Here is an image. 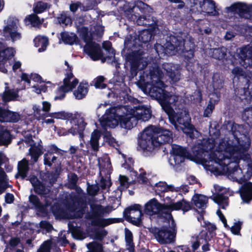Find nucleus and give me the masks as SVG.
Wrapping results in <instances>:
<instances>
[{
    "label": "nucleus",
    "instance_id": "obj_34",
    "mask_svg": "<svg viewBox=\"0 0 252 252\" xmlns=\"http://www.w3.org/2000/svg\"><path fill=\"white\" fill-rule=\"evenodd\" d=\"M112 210V207L110 206L103 207L96 205L93 207V215L94 216H102L109 214Z\"/></svg>",
    "mask_w": 252,
    "mask_h": 252
},
{
    "label": "nucleus",
    "instance_id": "obj_55",
    "mask_svg": "<svg viewBox=\"0 0 252 252\" xmlns=\"http://www.w3.org/2000/svg\"><path fill=\"white\" fill-rule=\"evenodd\" d=\"M107 232L103 229H97L94 231V238L97 240H102L107 235Z\"/></svg>",
    "mask_w": 252,
    "mask_h": 252
},
{
    "label": "nucleus",
    "instance_id": "obj_27",
    "mask_svg": "<svg viewBox=\"0 0 252 252\" xmlns=\"http://www.w3.org/2000/svg\"><path fill=\"white\" fill-rule=\"evenodd\" d=\"M222 139H217L216 140H214L213 138H210L209 139V140L206 142V147L204 148V150L206 151L207 155H205V156H207V158H206V161L205 163V166L206 169V170H208L207 169L206 167V164L211 160L210 158V155L216 152L215 150V145H216V143L218 142V141L220 140H223L225 138Z\"/></svg>",
    "mask_w": 252,
    "mask_h": 252
},
{
    "label": "nucleus",
    "instance_id": "obj_12",
    "mask_svg": "<svg viewBox=\"0 0 252 252\" xmlns=\"http://www.w3.org/2000/svg\"><path fill=\"white\" fill-rule=\"evenodd\" d=\"M125 217L133 224L139 225L141 223L142 213L141 207L135 204L126 209L124 212Z\"/></svg>",
    "mask_w": 252,
    "mask_h": 252
},
{
    "label": "nucleus",
    "instance_id": "obj_20",
    "mask_svg": "<svg viewBox=\"0 0 252 252\" xmlns=\"http://www.w3.org/2000/svg\"><path fill=\"white\" fill-rule=\"evenodd\" d=\"M30 181L33 187L34 191L36 193L42 195H46L50 192V188L46 187L43 184L38 180L36 177H31Z\"/></svg>",
    "mask_w": 252,
    "mask_h": 252
},
{
    "label": "nucleus",
    "instance_id": "obj_7",
    "mask_svg": "<svg viewBox=\"0 0 252 252\" xmlns=\"http://www.w3.org/2000/svg\"><path fill=\"white\" fill-rule=\"evenodd\" d=\"M80 32L83 38L86 42V45L84 46V51L94 60L99 59L102 57L100 47L98 44L91 40V33L88 32V29L86 27H82Z\"/></svg>",
    "mask_w": 252,
    "mask_h": 252
},
{
    "label": "nucleus",
    "instance_id": "obj_21",
    "mask_svg": "<svg viewBox=\"0 0 252 252\" xmlns=\"http://www.w3.org/2000/svg\"><path fill=\"white\" fill-rule=\"evenodd\" d=\"M20 119V115L15 112L2 109L0 107V122H16Z\"/></svg>",
    "mask_w": 252,
    "mask_h": 252
},
{
    "label": "nucleus",
    "instance_id": "obj_56",
    "mask_svg": "<svg viewBox=\"0 0 252 252\" xmlns=\"http://www.w3.org/2000/svg\"><path fill=\"white\" fill-rule=\"evenodd\" d=\"M152 34L148 31H142L139 35V38L143 42H147L151 40Z\"/></svg>",
    "mask_w": 252,
    "mask_h": 252
},
{
    "label": "nucleus",
    "instance_id": "obj_51",
    "mask_svg": "<svg viewBox=\"0 0 252 252\" xmlns=\"http://www.w3.org/2000/svg\"><path fill=\"white\" fill-rule=\"evenodd\" d=\"M87 246L90 252H101L102 251L101 245L95 242L90 243Z\"/></svg>",
    "mask_w": 252,
    "mask_h": 252
},
{
    "label": "nucleus",
    "instance_id": "obj_23",
    "mask_svg": "<svg viewBox=\"0 0 252 252\" xmlns=\"http://www.w3.org/2000/svg\"><path fill=\"white\" fill-rule=\"evenodd\" d=\"M14 51L12 48L4 49L1 43H0V70L3 73L7 72V69L1 66L5 63L6 59H9L14 56Z\"/></svg>",
    "mask_w": 252,
    "mask_h": 252
},
{
    "label": "nucleus",
    "instance_id": "obj_52",
    "mask_svg": "<svg viewBox=\"0 0 252 252\" xmlns=\"http://www.w3.org/2000/svg\"><path fill=\"white\" fill-rule=\"evenodd\" d=\"M103 48L108 52V57L110 59L115 58V52L114 50L111 47V43L109 41H105L103 43Z\"/></svg>",
    "mask_w": 252,
    "mask_h": 252
},
{
    "label": "nucleus",
    "instance_id": "obj_62",
    "mask_svg": "<svg viewBox=\"0 0 252 252\" xmlns=\"http://www.w3.org/2000/svg\"><path fill=\"white\" fill-rule=\"evenodd\" d=\"M51 246L50 241H45L40 247L37 252H49Z\"/></svg>",
    "mask_w": 252,
    "mask_h": 252
},
{
    "label": "nucleus",
    "instance_id": "obj_1",
    "mask_svg": "<svg viewBox=\"0 0 252 252\" xmlns=\"http://www.w3.org/2000/svg\"><path fill=\"white\" fill-rule=\"evenodd\" d=\"M244 132V126H238L229 138L218 141L216 152L210 155L211 160L207 169L215 175L224 174L233 181L242 183L252 176V163L242 160L238 165L244 153L250 147V140Z\"/></svg>",
    "mask_w": 252,
    "mask_h": 252
},
{
    "label": "nucleus",
    "instance_id": "obj_61",
    "mask_svg": "<svg viewBox=\"0 0 252 252\" xmlns=\"http://www.w3.org/2000/svg\"><path fill=\"white\" fill-rule=\"evenodd\" d=\"M119 181L121 188L122 189H127L129 186L128 178L125 176L120 175L119 177Z\"/></svg>",
    "mask_w": 252,
    "mask_h": 252
},
{
    "label": "nucleus",
    "instance_id": "obj_11",
    "mask_svg": "<svg viewBox=\"0 0 252 252\" xmlns=\"http://www.w3.org/2000/svg\"><path fill=\"white\" fill-rule=\"evenodd\" d=\"M175 230L173 227L163 226L156 232L155 237L161 244L170 243L173 241L175 237Z\"/></svg>",
    "mask_w": 252,
    "mask_h": 252
},
{
    "label": "nucleus",
    "instance_id": "obj_60",
    "mask_svg": "<svg viewBox=\"0 0 252 252\" xmlns=\"http://www.w3.org/2000/svg\"><path fill=\"white\" fill-rule=\"evenodd\" d=\"M73 237L78 240H83L86 238V234L78 229H75L72 232Z\"/></svg>",
    "mask_w": 252,
    "mask_h": 252
},
{
    "label": "nucleus",
    "instance_id": "obj_64",
    "mask_svg": "<svg viewBox=\"0 0 252 252\" xmlns=\"http://www.w3.org/2000/svg\"><path fill=\"white\" fill-rule=\"evenodd\" d=\"M39 225L41 228L45 229L48 232L51 231L53 229L52 225L46 221H41Z\"/></svg>",
    "mask_w": 252,
    "mask_h": 252
},
{
    "label": "nucleus",
    "instance_id": "obj_50",
    "mask_svg": "<svg viewBox=\"0 0 252 252\" xmlns=\"http://www.w3.org/2000/svg\"><path fill=\"white\" fill-rule=\"evenodd\" d=\"M225 55V49L224 48L214 49L212 51V56L216 59L221 60L224 58Z\"/></svg>",
    "mask_w": 252,
    "mask_h": 252
},
{
    "label": "nucleus",
    "instance_id": "obj_36",
    "mask_svg": "<svg viewBox=\"0 0 252 252\" xmlns=\"http://www.w3.org/2000/svg\"><path fill=\"white\" fill-rule=\"evenodd\" d=\"M35 45L37 47H39L38 51L41 52L45 50L48 44V40L47 37L45 36H38L34 39Z\"/></svg>",
    "mask_w": 252,
    "mask_h": 252
},
{
    "label": "nucleus",
    "instance_id": "obj_3",
    "mask_svg": "<svg viewBox=\"0 0 252 252\" xmlns=\"http://www.w3.org/2000/svg\"><path fill=\"white\" fill-rule=\"evenodd\" d=\"M151 117L150 109L144 106L135 107L123 106L118 109L107 110L99 121L104 129L114 128L119 124L123 128L130 129L137 124L138 120L147 121Z\"/></svg>",
    "mask_w": 252,
    "mask_h": 252
},
{
    "label": "nucleus",
    "instance_id": "obj_2",
    "mask_svg": "<svg viewBox=\"0 0 252 252\" xmlns=\"http://www.w3.org/2000/svg\"><path fill=\"white\" fill-rule=\"evenodd\" d=\"M163 76L162 71L157 64L150 67L149 75L147 76V83L153 86L150 90V95L158 101L176 129L189 133L193 126L190 124L188 112L182 106L179 107L181 96L163 89L165 86L161 80Z\"/></svg>",
    "mask_w": 252,
    "mask_h": 252
},
{
    "label": "nucleus",
    "instance_id": "obj_35",
    "mask_svg": "<svg viewBox=\"0 0 252 252\" xmlns=\"http://www.w3.org/2000/svg\"><path fill=\"white\" fill-rule=\"evenodd\" d=\"M168 190L177 191L178 190L173 186L167 185L165 182H159L156 184L155 191L157 193L159 194Z\"/></svg>",
    "mask_w": 252,
    "mask_h": 252
},
{
    "label": "nucleus",
    "instance_id": "obj_8",
    "mask_svg": "<svg viewBox=\"0 0 252 252\" xmlns=\"http://www.w3.org/2000/svg\"><path fill=\"white\" fill-rule=\"evenodd\" d=\"M78 83V80L76 78L70 71L65 74L63 79V84L60 86L58 90V93L61 94L60 96H56L55 99H62L65 96V94L71 91Z\"/></svg>",
    "mask_w": 252,
    "mask_h": 252
},
{
    "label": "nucleus",
    "instance_id": "obj_54",
    "mask_svg": "<svg viewBox=\"0 0 252 252\" xmlns=\"http://www.w3.org/2000/svg\"><path fill=\"white\" fill-rule=\"evenodd\" d=\"M58 20L60 23L64 24L66 26L71 25L72 23L70 18L65 12H63L60 15Z\"/></svg>",
    "mask_w": 252,
    "mask_h": 252
},
{
    "label": "nucleus",
    "instance_id": "obj_28",
    "mask_svg": "<svg viewBox=\"0 0 252 252\" xmlns=\"http://www.w3.org/2000/svg\"><path fill=\"white\" fill-rule=\"evenodd\" d=\"M240 195L242 199L246 202H249L252 200V182H248L242 186Z\"/></svg>",
    "mask_w": 252,
    "mask_h": 252
},
{
    "label": "nucleus",
    "instance_id": "obj_16",
    "mask_svg": "<svg viewBox=\"0 0 252 252\" xmlns=\"http://www.w3.org/2000/svg\"><path fill=\"white\" fill-rule=\"evenodd\" d=\"M162 69L169 77L172 83H176L180 79V68L179 65L165 63L163 64Z\"/></svg>",
    "mask_w": 252,
    "mask_h": 252
},
{
    "label": "nucleus",
    "instance_id": "obj_48",
    "mask_svg": "<svg viewBox=\"0 0 252 252\" xmlns=\"http://www.w3.org/2000/svg\"><path fill=\"white\" fill-rule=\"evenodd\" d=\"M186 157H184L175 154H172L169 158V162L172 165L179 164L184 161L185 158Z\"/></svg>",
    "mask_w": 252,
    "mask_h": 252
},
{
    "label": "nucleus",
    "instance_id": "obj_57",
    "mask_svg": "<svg viewBox=\"0 0 252 252\" xmlns=\"http://www.w3.org/2000/svg\"><path fill=\"white\" fill-rule=\"evenodd\" d=\"M104 31V28L102 26L96 25L94 27V30L92 29V31L90 32L88 30V32L91 33L90 36L91 37L93 34H96L99 36L102 35Z\"/></svg>",
    "mask_w": 252,
    "mask_h": 252
},
{
    "label": "nucleus",
    "instance_id": "obj_41",
    "mask_svg": "<svg viewBox=\"0 0 252 252\" xmlns=\"http://www.w3.org/2000/svg\"><path fill=\"white\" fill-rule=\"evenodd\" d=\"M125 240L126 246L129 252L134 251V245L133 243V235L132 232L127 228H125Z\"/></svg>",
    "mask_w": 252,
    "mask_h": 252
},
{
    "label": "nucleus",
    "instance_id": "obj_49",
    "mask_svg": "<svg viewBox=\"0 0 252 252\" xmlns=\"http://www.w3.org/2000/svg\"><path fill=\"white\" fill-rule=\"evenodd\" d=\"M62 38L65 43L72 44L76 41L77 37L75 34H71L70 35L66 33H63L62 34Z\"/></svg>",
    "mask_w": 252,
    "mask_h": 252
},
{
    "label": "nucleus",
    "instance_id": "obj_10",
    "mask_svg": "<svg viewBox=\"0 0 252 252\" xmlns=\"http://www.w3.org/2000/svg\"><path fill=\"white\" fill-rule=\"evenodd\" d=\"M227 10L237 13L241 17L249 19L252 16V4L236 2L227 8Z\"/></svg>",
    "mask_w": 252,
    "mask_h": 252
},
{
    "label": "nucleus",
    "instance_id": "obj_26",
    "mask_svg": "<svg viewBox=\"0 0 252 252\" xmlns=\"http://www.w3.org/2000/svg\"><path fill=\"white\" fill-rule=\"evenodd\" d=\"M86 206V203L84 202L82 197L81 194L79 193L78 196L75 198L73 206L72 209L77 213L76 217H81L84 214V208Z\"/></svg>",
    "mask_w": 252,
    "mask_h": 252
},
{
    "label": "nucleus",
    "instance_id": "obj_31",
    "mask_svg": "<svg viewBox=\"0 0 252 252\" xmlns=\"http://www.w3.org/2000/svg\"><path fill=\"white\" fill-rule=\"evenodd\" d=\"M100 217V216H94L91 222L92 225L100 227H105L113 222V220L111 219H103Z\"/></svg>",
    "mask_w": 252,
    "mask_h": 252
},
{
    "label": "nucleus",
    "instance_id": "obj_30",
    "mask_svg": "<svg viewBox=\"0 0 252 252\" xmlns=\"http://www.w3.org/2000/svg\"><path fill=\"white\" fill-rule=\"evenodd\" d=\"M219 97L220 95L217 93H214L211 94L210 101L204 111V115L205 117H209L212 113L215 104H216L219 101Z\"/></svg>",
    "mask_w": 252,
    "mask_h": 252
},
{
    "label": "nucleus",
    "instance_id": "obj_43",
    "mask_svg": "<svg viewBox=\"0 0 252 252\" xmlns=\"http://www.w3.org/2000/svg\"><path fill=\"white\" fill-rule=\"evenodd\" d=\"M100 134L97 130H94L92 133L90 140V144L92 149L94 151H97L99 148L98 140L100 138Z\"/></svg>",
    "mask_w": 252,
    "mask_h": 252
},
{
    "label": "nucleus",
    "instance_id": "obj_29",
    "mask_svg": "<svg viewBox=\"0 0 252 252\" xmlns=\"http://www.w3.org/2000/svg\"><path fill=\"white\" fill-rule=\"evenodd\" d=\"M29 170V162L25 158L19 161L18 164V173L15 175L16 178H25Z\"/></svg>",
    "mask_w": 252,
    "mask_h": 252
},
{
    "label": "nucleus",
    "instance_id": "obj_17",
    "mask_svg": "<svg viewBox=\"0 0 252 252\" xmlns=\"http://www.w3.org/2000/svg\"><path fill=\"white\" fill-rule=\"evenodd\" d=\"M209 239L207 232L206 230H202L192 244L193 250H197L199 245L202 244V249L204 252L210 251V245L207 243Z\"/></svg>",
    "mask_w": 252,
    "mask_h": 252
},
{
    "label": "nucleus",
    "instance_id": "obj_47",
    "mask_svg": "<svg viewBox=\"0 0 252 252\" xmlns=\"http://www.w3.org/2000/svg\"><path fill=\"white\" fill-rule=\"evenodd\" d=\"M50 5L46 2L39 1L34 4V11L37 13H40L47 9L49 8Z\"/></svg>",
    "mask_w": 252,
    "mask_h": 252
},
{
    "label": "nucleus",
    "instance_id": "obj_18",
    "mask_svg": "<svg viewBox=\"0 0 252 252\" xmlns=\"http://www.w3.org/2000/svg\"><path fill=\"white\" fill-rule=\"evenodd\" d=\"M240 56L242 65L245 67L252 66V45H248L243 47L240 50Z\"/></svg>",
    "mask_w": 252,
    "mask_h": 252
},
{
    "label": "nucleus",
    "instance_id": "obj_44",
    "mask_svg": "<svg viewBox=\"0 0 252 252\" xmlns=\"http://www.w3.org/2000/svg\"><path fill=\"white\" fill-rule=\"evenodd\" d=\"M213 200L222 209H225L228 204L227 197L224 196L222 194H218L215 196Z\"/></svg>",
    "mask_w": 252,
    "mask_h": 252
},
{
    "label": "nucleus",
    "instance_id": "obj_25",
    "mask_svg": "<svg viewBox=\"0 0 252 252\" xmlns=\"http://www.w3.org/2000/svg\"><path fill=\"white\" fill-rule=\"evenodd\" d=\"M6 160L5 155L2 153L0 152V165ZM9 187L6 175L3 170L0 168V194L2 193Z\"/></svg>",
    "mask_w": 252,
    "mask_h": 252
},
{
    "label": "nucleus",
    "instance_id": "obj_40",
    "mask_svg": "<svg viewBox=\"0 0 252 252\" xmlns=\"http://www.w3.org/2000/svg\"><path fill=\"white\" fill-rule=\"evenodd\" d=\"M29 200L30 203L33 206V207L41 212H44L45 207L40 202L38 197L35 195L31 194L29 196Z\"/></svg>",
    "mask_w": 252,
    "mask_h": 252
},
{
    "label": "nucleus",
    "instance_id": "obj_6",
    "mask_svg": "<svg viewBox=\"0 0 252 252\" xmlns=\"http://www.w3.org/2000/svg\"><path fill=\"white\" fill-rule=\"evenodd\" d=\"M190 204L183 200L177 202H171L169 204H161L155 198L150 200L145 205V213L150 216L158 215L166 219L171 218V212L182 209L186 212L190 210Z\"/></svg>",
    "mask_w": 252,
    "mask_h": 252
},
{
    "label": "nucleus",
    "instance_id": "obj_15",
    "mask_svg": "<svg viewBox=\"0 0 252 252\" xmlns=\"http://www.w3.org/2000/svg\"><path fill=\"white\" fill-rule=\"evenodd\" d=\"M150 8L149 6L146 3L141 1H137L132 6H130V8L126 9L125 8V12L126 14L129 13L132 14L131 19L134 20L133 16L136 18L138 16L141 15L142 13L149 12Z\"/></svg>",
    "mask_w": 252,
    "mask_h": 252
},
{
    "label": "nucleus",
    "instance_id": "obj_9",
    "mask_svg": "<svg viewBox=\"0 0 252 252\" xmlns=\"http://www.w3.org/2000/svg\"><path fill=\"white\" fill-rule=\"evenodd\" d=\"M19 24L18 20L13 17L7 20V25L4 28L3 34L6 37H10L13 41L21 38V34L17 31Z\"/></svg>",
    "mask_w": 252,
    "mask_h": 252
},
{
    "label": "nucleus",
    "instance_id": "obj_59",
    "mask_svg": "<svg viewBox=\"0 0 252 252\" xmlns=\"http://www.w3.org/2000/svg\"><path fill=\"white\" fill-rule=\"evenodd\" d=\"M105 78L103 76H99L96 78L94 86L96 88L103 89L106 87V85L104 83Z\"/></svg>",
    "mask_w": 252,
    "mask_h": 252
},
{
    "label": "nucleus",
    "instance_id": "obj_5",
    "mask_svg": "<svg viewBox=\"0 0 252 252\" xmlns=\"http://www.w3.org/2000/svg\"><path fill=\"white\" fill-rule=\"evenodd\" d=\"M194 44L190 37L187 33L181 32L176 36L171 35L164 46L157 44L155 49L159 54H174L176 52L186 58H191L193 56Z\"/></svg>",
    "mask_w": 252,
    "mask_h": 252
},
{
    "label": "nucleus",
    "instance_id": "obj_63",
    "mask_svg": "<svg viewBox=\"0 0 252 252\" xmlns=\"http://www.w3.org/2000/svg\"><path fill=\"white\" fill-rule=\"evenodd\" d=\"M42 107L41 112L42 111L43 113L50 114L49 111L51 109V104L49 102L44 101L42 103Z\"/></svg>",
    "mask_w": 252,
    "mask_h": 252
},
{
    "label": "nucleus",
    "instance_id": "obj_53",
    "mask_svg": "<svg viewBox=\"0 0 252 252\" xmlns=\"http://www.w3.org/2000/svg\"><path fill=\"white\" fill-rule=\"evenodd\" d=\"M212 85L216 90L220 89L223 86V81L218 75H215L213 76Z\"/></svg>",
    "mask_w": 252,
    "mask_h": 252
},
{
    "label": "nucleus",
    "instance_id": "obj_38",
    "mask_svg": "<svg viewBox=\"0 0 252 252\" xmlns=\"http://www.w3.org/2000/svg\"><path fill=\"white\" fill-rule=\"evenodd\" d=\"M238 94L240 96L244 95L245 99L249 97L252 98V84L247 82V84L243 88L238 90Z\"/></svg>",
    "mask_w": 252,
    "mask_h": 252
},
{
    "label": "nucleus",
    "instance_id": "obj_33",
    "mask_svg": "<svg viewBox=\"0 0 252 252\" xmlns=\"http://www.w3.org/2000/svg\"><path fill=\"white\" fill-rule=\"evenodd\" d=\"M88 85L85 83H80L77 89L74 91V95L78 99L83 98L88 93Z\"/></svg>",
    "mask_w": 252,
    "mask_h": 252
},
{
    "label": "nucleus",
    "instance_id": "obj_46",
    "mask_svg": "<svg viewBox=\"0 0 252 252\" xmlns=\"http://www.w3.org/2000/svg\"><path fill=\"white\" fill-rule=\"evenodd\" d=\"M25 21L26 22L28 21L33 27L38 26L42 23V21L37 15L33 14L27 16L25 18Z\"/></svg>",
    "mask_w": 252,
    "mask_h": 252
},
{
    "label": "nucleus",
    "instance_id": "obj_19",
    "mask_svg": "<svg viewBox=\"0 0 252 252\" xmlns=\"http://www.w3.org/2000/svg\"><path fill=\"white\" fill-rule=\"evenodd\" d=\"M34 115L38 119H44L48 117L58 119H64L66 118V114L63 112H53L50 114L41 113L39 106L34 105L32 107Z\"/></svg>",
    "mask_w": 252,
    "mask_h": 252
},
{
    "label": "nucleus",
    "instance_id": "obj_42",
    "mask_svg": "<svg viewBox=\"0 0 252 252\" xmlns=\"http://www.w3.org/2000/svg\"><path fill=\"white\" fill-rule=\"evenodd\" d=\"M18 97V91L7 90L3 93L2 97L4 101H9L15 100Z\"/></svg>",
    "mask_w": 252,
    "mask_h": 252
},
{
    "label": "nucleus",
    "instance_id": "obj_39",
    "mask_svg": "<svg viewBox=\"0 0 252 252\" xmlns=\"http://www.w3.org/2000/svg\"><path fill=\"white\" fill-rule=\"evenodd\" d=\"M203 0H190V10L197 14H202Z\"/></svg>",
    "mask_w": 252,
    "mask_h": 252
},
{
    "label": "nucleus",
    "instance_id": "obj_14",
    "mask_svg": "<svg viewBox=\"0 0 252 252\" xmlns=\"http://www.w3.org/2000/svg\"><path fill=\"white\" fill-rule=\"evenodd\" d=\"M128 60L135 69H143L147 65V59L142 56L140 51L132 52L128 57Z\"/></svg>",
    "mask_w": 252,
    "mask_h": 252
},
{
    "label": "nucleus",
    "instance_id": "obj_32",
    "mask_svg": "<svg viewBox=\"0 0 252 252\" xmlns=\"http://www.w3.org/2000/svg\"><path fill=\"white\" fill-rule=\"evenodd\" d=\"M192 201L196 207L204 208L207 206L208 199L207 197L204 195L195 194L192 197Z\"/></svg>",
    "mask_w": 252,
    "mask_h": 252
},
{
    "label": "nucleus",
    "instance_id": "obj_22",
    "mask_svg": "<svg viewBox=\"0 0 252 252\" xmlns=\"http://www.w3.org/2000/svg\"><path fill=\"white\" fill-rule=\"evenodd\" d=\"M25 142L31 146L29 153L32 158L33 159L34 162L37 161L38 158L42 154L41 146H35L31 136L26 138Z\"/></svg>",
    "mask_w": 252,
    "mask_h": 252
},
{
    "label": "nucleus",
    "instance_id": "obj_37",
    "mask_svg": "<svg viewBox=\"0 0 252 252\" xmlns=\"http://www.w3.org/2000/svg\"><path fill=\"white\" fill-rule=\"evenodd\" d=\"M10 142L11 137L9 131L3 127H0V145H7Z\"/></svg>",
    "mask_w": 252,
    "mask_h": 252
},
{
    "label": "nucleus",
    "instance_id": "obj_4",
    "mask_svg": "<svg viewBox=\"0 0 252 252\" xmlns=\"http://www.w3.org/2000/svg\"><path fill=\"white\" fill-rule=\"evenodd\" d=\"M172 140V133L167 129L151 126L146 127L141 134L138 146L146 156L151 155L161 145Z\"/></svg>",
    "mask_w": 252,
    "mask_h": 252
},
{
    "label": "nucleus",
    "instance_id": "obj_13",
    "mask_svg": "<svg viewBox=\"0 0 252 252\" xmlns=\"http://www.w3.org/2000/svg\"><path fill=\"white\" fill-rule=\"evenodd\" d=\"M70 123L72 125V127L69 129L68 132L72 135L78 133L80 137L82 138L83 137L82 132L86 126L83 118L80 114H75L71 119Z\"/></svg>",
    "mask_w": 252,
    "mask_h": 252
},
{
    "label": "nucleus",
    "instance_id": "obj_24",
    "mask_svg": "<svg viewBox=\"0 0 252 252\" xmlns=\"http://www.w3.org/2000/svg\"><path fill=\"white\" fill-rule=\"evenodd\" d=\"M202 14L216 16L219 14L215 2L213 0H203Z\"/></svg>",
    "mask_w": 252,
    "mask_h": 252
},
{
    "label": "nucleus",
    "instance_id": "obj_58",
    "mask_svg": "<svg viewBox=\"0 0 252 252\" xmlns=\"http://www.w3.org/2000/svg\"><path fill=\"white\" fill-rule=\"evenodd\" d=\"M56 159L57 158L51 153H48L44 155V163L46 165L51 166L52 163L54 162Z\"/></svg>",
    "mask_w": 252,
    "mask_h": 252
},
{
    "label": "nucleus",
    "instance_id": "obj_45",
    "mask_svg": "<svg viewBox=\"0 0 252 252\" xmlns=\"http://www.w3.org/2000/svg\"><path fill=\"white\" fill-rule=\"evenodd\" d=\"M172 154L177 155L184 157H189V153L187 150L179 145H173L172 148Z\"/></svg>",
    "mask_w": 252,
    "mask_h": 252
}]
</instances>
